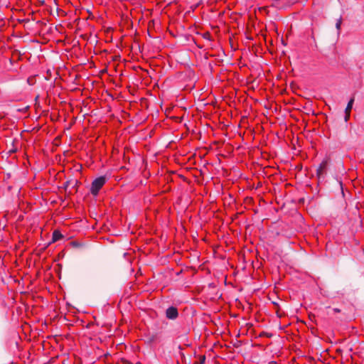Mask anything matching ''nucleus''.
I'll use <instances>...</instances> for the list:
<instances>
[{"label":"nucleus","mask_w":364,"mask_h":364,"mask_svg":"<svg viewBox=\"0 0 364 364\" xmlns=\"http://www.w3.org/2000/svg\"><path fill=\"white\" fill-rule=\"evenodd\" d=\"M62 237H63V235L59 231L55 230L53 232V237H52L53 242H56V241L59 240L60 239H61Z\"/></svg>","instance_id":"obj_5"},{"label":"nucleus","mask_w":364,"mask_h":364,"mask_svg":"<svg viewBox=\"0 0 364 364\" xmlns=\"http://www.w3.org/2000/svg\"><path fill=\"white\" fill-rule=\"evenodd\" d=\"M106 177L105 176H100L95 178L91 185L90 193L93 196H97L99 193L100 190L106 183Z\"/></svg>","instance_id":"obj_1"},{"label":"nucleus","mask_w":364,"mask_h":364,"mask_svg":"<svg viewBox=\"0 0 364 364\" xmlns=\"http://www.w3.org/2000/svg\"><path fill=\"white\" fill-rule=\"evenodd\" d=\"M334 311H336V312H339L340 311H339V309H334Z\"/></svg>","instance_id":"obj_7"},{"label":"nucleus","mask_w":364,"mask_h":364,"mask_svg":"<svg viewBox=\"0 0 364 364\" xmlns=\"http://www.w3.org/2000/svg\"><path fill=\"white\" fill-rule=\"evenodd\" d=\"M3 117H4V115L0 113V118H3Z\"/></svg>","instance_id":"obj_8"},{"label":"nucleus","mask_w":364,"mask_h":364,"mask_svg":"<svg viewBox=\"0 0 364 364\" xmlns=\"http://www.w3.org/2000/svg\"><path fill=\"white\" fill-rule=\"evenodd\" d=\"M341 20H339V21L337 22V23H336V27H337V28H338V29H339V28H340V27H341Z\"/></svg>","instance_id":"obj_6"},{"label":"nucleus","mask_w":364,"mask_h":364,"mask_svg":"<svg viewBox=\"0 0 364 364\" xmlns=\"http://www.w3.org/2000/svg\"><path fill=\"white\" fill-rule=\"evenodd\" d=\"M178 316V309L174 306L168 307L166 311V316L168 319H176Z\"/></svg>","instance_id":"obj_2"},{"label":"nucleus","mask_w":364,"mask_h":364,"mask_svg":"<svg viewBox=\"0 0 364 364\" xmlns=\"http://www.w3.org/2000/svg\"><path fill=\"white\" fill-rule=\"evenodd\" d=\"M354 102V98H351L348 103V105L346 108V120L347 121L350 117V113L353 107V104Z\"/></svg>","instance_id":"obj_4"},{"label":"nucleus","mask_w":364,"mask_h":364,"mask_svg":"<svg viewBox=\"0 0 364 364\" xmlns=\"http://www.w3.org/2000/svg\"><path fill=\"white\" fill-rule=\"evenodd\" d=\"M326 166H327L326 161H323L318 166V168L316 169V174L318 178H321L323 176V174L326 170Z\"/></svg>","instance_id":"obj_3"}]
</instances>
